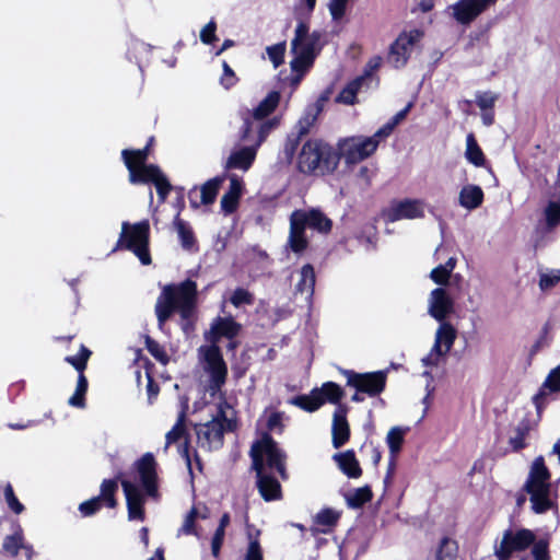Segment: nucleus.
Instances as JSON below:
<instances>
[{
	"instance_id": "f257e3e1",
	"label": "nucleus",
	"mask_w": 560,
	"mask_h": 560,
	"mask_svg": "<svg viewBox=\"0 0 560 560\" xmlns=\"http://www.w3.org/2000/svg\"><path fill=\"white\" fill-rule=\"evenodd\" d=\"M197 303V284L186 280L178 284H167L162 289L155 304V313L160 325H163L174 312L180 315L183 330L188 334L192 328Z\"/></svg>"
},
{
	"instance_id": "f03ea898",
	"label": "nucleus",
	"mask_w": 560,
	"mask_h": 560,
	"mask_svg": "<svg viewBox=\"0 0 560 560\" xmlns=\"http://www.w3.org/2000/svg\"><path fill=\"white\" fill-rule=\"evenodd\" d=\"M149 144L142 150H124L121 152L124 162L129 171V180L131 184H154L159 198L163 202L170 190L171 185L160 168L153 164H145L148 159Z\"/></svg>"
},
{
	"instance_id": "7ed1b4c3",
	"label": "nucleus",
	"mask_w": 560,
	"mask_h": 560,
	"mask_svg": "<svg viewBox=\"0 0 560 560\" xmlns=\"http://www.w3.org/2000/svg\"><path fill=\"white\" fill-rule=\"evenodd\" d=\"M320 35L317 32H310L308 26L300 22L296 25L294 37L291 42L293 59L290 67L294 75L291 79L292 85L296 86L302 77L310 70L320 49Z\"/></svg>"
},
{
	"instance_id": "20e7f679",
	"label": "nucleus",
	"mask_w": 560,
	"mask_h": 560,
	"mask_svg": "<svg viewBox=\"0 0 560 560\" xmlns=\"http://www.w3.org/2000/svg\"><path fill=\"white\" fill-rule=\"evenodd\" d=\"M215 407L212 420L196 425L198 446L208 452L220 448L224 432L235 425V412L228 402H215Z\"/></svg>"
},
{
	"instance_id": "39448f33",
	"label": "nucleus",
	"mask_w": 560,
	"mask_h": 560,
	"mask_svg": "<svg viewBox=\"0 0 560 560\" xmlns=\"http://www.w3.org/2000/svg\"><path fill=\"white\" fill-rule=\"evenodd\" d=\"M524 488L529 494L532 509L535 513H545L553 508L556 497L551 489L550 474L541 456L533 462Z\"/></svg>"
},
{
	"instance_id": "423d86ee",
	"label": "nucleus",
	"mask_w": 560,
	"mask_h": 560,
	"mask_svg": "<svg viewBox=\"0 0 560 560\" xmlns=\"http://www.w3.org/2000/svg\"><path fill=\"white\" fill-rule=\"evenodd\" d=\"M199 383L215 402H226L221 387L225 383L228 366L220 352H201Z\"/></svg>"
},
{
	"instance_id": "0eeeda50",
	"label": "nucleus",
	"mask_w": 560,
	"mask_h": 560,
	"mask_svg": "<svg viewBox=\"0 0 560 560\" xmlns=\"http://www.w3.org/2000/svg\"><path fill=\"white\" fill-rule=\"evenodd\" d=\"M149 240L150 223L148 220L136 223L122 222L116 248L130 250L142 265H150Z\"/></svg>"
},
{
	"instance_id": "6e6552de",
	"label": "nucleus",
	"mask_w": 560,
	"mask_h": 560,
	"mask_svg": "<svg viewBox=\"0 0 560 560\" xmlns=\"http://www.w3.org/2000/svg\"><path fill=\"white\" fill-rule=\"evenodd\" d=\"M250 455L255 471L261 466L266 472L277 471L281 478H287L285 455L269 435L265 434L252 446Z\"/></svg>"
},
{
	"instance_id": "1a4fd4ad",
	"label": "nucleus",
	"mask_w": 560,
	"mask_h": 560,
	"mask_svg": "<svg viewBox=\"0 0 560 560\" xmlns=\"http://www.w3.org/2000/svg\"><path fill=\"white\" fill-rule=\"evenodd\" d=\"M342 396L343 392L338 384L326 382L319 388H314L308 395L294 397L291 404L305 411L313 412L319 409L325 402H339Z\"/></svg>"
},
{
	"instance_id": "9d476101",
	"label": "nucleus",
	"mask_w": 560,
	"mask_h": 560,
	"mask_svg": "<svg viewBox=\"0 0 560 560\" xmlns=\"http://www.w3.org/2000/svg\"><path fill=\"white\" fill-rule=\"evenodd\" d=\"M336 164L332 149L327 143L319 140H310L302 147L299 155V167L303 173L315 171L322 163Z\"/></svg>"
},
{
	"instance_id": "9b49d317",
	"label": "nucleus",
	"mask_w": 560,
	"mask_h": 560,
	"mask_svg": "<svg viewBox=\"0 0 560 560\" xmlns=\"http://www.w3.org/2000/svg\"><path fill=\"white\" fill-rule=\"evenodd\" d=\"M376 149L375 140L363 136L349 137L338 143L339 158L347 164H357L368 159Z\"/></svg>"
},
{
	"instance_id": "f8f14e48",
	"label": "nucleus",
	"mask_w": 560,
	"mask_h": 560,
	"mask_svg": "<svg viewBox=\"0 0 560 560\" xmlns=\"http://www.w3.org/2000/svg\"><path fill=\"white\" fill-rule=\"evenodd\" d=\"M536 539L535 534L527 528L508 529L503 533L500 544L494 549L498 560H509L513 552L524 551Z\"/></svg>"
},
{
	"instance_id": "ddd939ff",
	"label": "nucleus",
	"mask_w": 560,
	"mask_h": 560,
	"mask_svg": "<svg viewBox=\"0 0 560 560\" xmlns=\"http://www.w3.org/2000/svg\"><path fill=\"white\" fill-rule=\"evenodd\" d=\"M427 208L428 205L423 199L406 198L393 201L383 210L382 215L386 222L422 219Z\"/></svg>"
},
{
	"instance_id": "4468645a",
	"label": "nucleus",
	"mask_w": 560,
	"mask_h": 560,
	"mask_svg": "<svg viewBox=\"0 0 560 560\" xmlns=\"http://www.w3.org/2000/svg\"><path fill=\"white\" fill-rule=\"evenodd\" d=\"M347 383L349 386L355 388L360 393L368 394L369 396H376L381 394L386 384V373L383 371L371 373H355L347 371Z\"/></svg>"
},
{
	"instance_id": "2eb2a0df",
	"label": "nucleus",
	"mask_w": 560,
	"mask_h": 560,
	"mask_svg": "<svg viewBox=\"0 0 560 560\" xmlns=\"http://www.w3.org/2000/svg\"><path fill=\"white\" fill-rule=\"evenodd\" d=\"M422 35V32L419 30L401 33L390 46L388 62L397 69L405 67L413 46L421 39Z\"/></svg>"
},
{
	"instance_id": "dca6fc26",
	"label": "nucleus",
	"mask_w": 560,
	"mask_h": 560,
	"mask_svg": "<svg viewBox=\"0 0 560 560\" xmlns=\"http://www.w3.org/2000/svg\"><path fill=\"white\" fill-rule=\"evenodd\" d=\"M241 325L237 324L232 317H218L215 318L209 331L206 334L207 340L213 343L210 350H219L217 343L225 338L230 341V347H237L236 342L232 341L240 332Z\"/></svg>"
},
{
	"instance_id": "f3484780",
	"label": "nucleus",
	"mask_w": 560,
	"mask_h": 560,
	"mask_svg": "<svg viewBox=\"0 0 560 560\" xmlns=\"http://www.w3.org/2000/svg\"><path fill=\"white\" fill-rule=\"evenodd\" d=\"M137 480L149 497L158 495L156 462L151 453H145L136 463Z\"/></svg>"
},
{
	"instance_id": "a211bd4d",
	"label": "nucleus",
	"mask_w": 560,
	"mask_h": 560,
	"mask_svg": "<svg viewBox=\"0 0 560 560\" xmlns=\"http://www.w3.org/2000/svg\"><path fill=\"white\" fill-rule=\"evenodd\" d=\"M498 0H458L451 7L454 19L460 24H469Z\"/></svg>"
},
{
	"instance_id": "6ab92c4d",
	"label": "nucleus",
	"mask_w": 560,
	"mask_h": 560,
	"mask_svg": "<svg viewBox=\"0 0 560 560\" xmlns=\"http://www.w3.org/2000/svg\"><path fill=\"white\" fill-rule=\"evenodd\" d=\"M118 486L115 480H104L101 486V494L80 504L79 510L82 515L90 516L94 514L103 504H106L108 508H115L116 500L114 494Z\"/></svg>"
},
{
	"instance_id": "aec40b11",
	"label": "nucleus",
	"mask_w": 560,
	"mask_h": 560,
	"mask_svg": "<svg viewBox=\"0 0 560 560\" xmlns=\"http://www.w3.org/2000/svg\"><path fill=\"white\" fill-rule=\"evenodd\" d=\"M454 311V302L444 288H435L428 299V313L434 319L443 322Z\"/></svg>"
},
{
	"instance_id": "412c9836",
	"label": "nucleus",
	"mask_w": 560,
	"mask_h": 560,
	"mask_svg": "<svg viewBox=\"0 0 560 560\" xmlns=\"http://www.w3.org/2000/svg\"><path fill=\"white\" fill-rule=\"evenodd\" d=\"M121 486L127 501L128 518L130 521H142L144 517V498L139 490V485L129 479H124Z\"/></svg>"
},
{
	"instance_id": "4be33fe9",
	"label": "nucleus",
	"mask_w": 560,
	"mask_h": 560,
	"mask_svg": "<svg viewBox=\"0 0 560 560\" xmlns=\"http://www.w3.org/2000/svg\"><path fill=\"white\" fill-rule=\"evenodd\" d=\"M280 101V94L276 91L268 93V95L253 109L252 113L245 117V127L243 131V137L248 138L250 128L256 124L257 120H261L270 115L276 107L278 106Z\"/></svg>"
},
{
	"instance_id": "5701e85b",
	"label": "nucleus",
	"mask_w": 560,
	"mask_h": 560,
	"mask_svg": "<svg viewBox=\"0 0 560 560\" xmlns=\"http://www.w3.org/2000/svg\"><path fill=\"white\" fill-rule=\"evenodd\" d=\"M553 393H560V364L548 373L538 393L533 397L538 417L547 404V396Z\"/></svg>"
},
{
	"instance_id": "b1692460",
	"label": "nucleus",
	"mask_w": 560,
	"mask_h": 560,
	"mask_svg": "<svg viewBox=\"0 0 560 560\" xmlns=\"http://www.w3.org/2000/svg\"><path fill=\"white\" fill-rule=\"evenodd\" d=\"M291 214H299L300 221L305 229L311 228L319 233H328L331 230L332 222L320 210H295Z\"/></svg>"
},
{
	"instance_id": "393cba45",
	"label": "nucleus",
	"mask_w": 560,
	"mask_h": 560,
	"mask_svg": "<svg viewBox=\"0 0 560 560\" xmlns=\"http://www.w3.org/2000/svg\"><path fill=\"white\" fill-rule=\"evenodd\" d=\"M331 438L335 448L341 447L350 438V428L347 420V409L342 406L337 407L334 412Z\"/></svg>"
},
{
	"instance_id": "a878e982",
	"label": "nucleus",
	"mask_w": 560,
	"mask_h": 560,
	"mask_svg": "<svg viewBox=\"0 0 560 560\" xmlns=\"http://www.w3.org/2000/svg\"><path fill=\"white\" fill-rule=\"evenodd\" d=\"M444 352H428L423 358H421V362L424 368L423 375L430 377L425 385L427 394L423 398L425 410L430 406L431 395L434 390L431 386V380L433 378L434 372L444 364Z\"/></svg>"
},
{
	"instance_id": "bb28decb",
	"label": "nucleus",
	"mask_w": 560,
	"mask_h": 560,
	"mask_svg": "<svg viewBox=\"0 0 560 560\" xmlns=\"http://www.w3.org/2000/svg\"><path fill=\"white\" fill-rule=\"evenodd\" d=\"M299 214L290 215V232L287 246L295 254L303 253L308 245V240L305 235V228L299 223Z\"/></svg>"
},
{
	"instance_id": "cd10ccee",
	"label": "nucleus",
	"mask_w": 560,
	"mask_h": 560,
	"mask_svg": "<svg viewBox=\"0 0 560 560\" xmlns=\"http://www.w3.org/2000/svg\"><path fill=\"white\" fill-rule=\"evenodd\" d=\"M257 486L261 497L266 501L278 500L281 497V486L279 481L272 477L269 472L261 469L258 466L257 471Z\"/></svg>"
},
{
	"instance_id": "c85d7f7f",
	"label": "nucleus",
	"mask_w": 560,
	"mask_h": 560,
	"mask_svg": "<svg viewBox=\"0 0 560 560\" xmlns=\"http://www.w3.org/2000/svg\"><path fill=\"white\" fill-rule=\"evenodd\" d=\"M230 186L228 191L222 196L220 206L225 214L234 212L243 194V182L236 175H230Z\"/></svg>"
},
{
	"instance_id": "c756f323",
	"label": "nucleus",
	"mask_w": 560,
	"mask_h": 560,
	"mask_svg": "<svg viewBox=\"0 0 560 560\" xmlns=\"http://www.w3.org/2000/svg\"><path fill=\"white\" fill-rule=\"evenodd\" d=\"M136 365V375L138 382H141V369L144 370V375L148 381L147 388L149 393V397H155L158 395V389L153 385V377L159 374V371L155 368V363L151 361L148 355H143L141 352H137V357L135 359Z\"/></svg>"
},
{
	"instance_id": "7c9ffc66",
	"label": "nucleus",
	"mask_w": 560,
	"mask_h": 560,
	"mask_svg": "<svg viewBox=\"0 0 560 560\" xmlns=\"http://www.w3.org/2000/svg\"><path fill=\"white\" fill-rule=\"evenodd\" d=\"M483 197L485 195L480 186L467 184L459 190L458 203L462 208L471 211L482 205Z\"/></svg>"
},
{
	"instance_id": "2f4dec72",
	"label": "nucleus",
	"mask_w": 560,
	"mask_h": 560,
	"mask_svg": "<svg viewBox=\"0 0 560 560\" xmlns=\"http://www.w3.org/2000/svg\"><path fill=\"white\" fill-rule=\"evenodd\" d=\"M257 153V147H244L237 150H234L228 161H226V168H237L242 171H247Z\"/></svg>"
},
{
	"instance_id": "473e14b6",
	"label": "nucleus",
	"mask_w": 560,
	"mask_h": 560,
	"mask_svg": "<svg viewBox=\"0 0 560 560\" xmlns=\"http://www.w3.org/2000/svg\"><path fill=\"white\" fill-rule=\"evenodd\" d=\"M334 459L340 470L349 478H359L361 476L362 469L352 451L335 454Z\"/></svg>"
},
{
	"instance_id": "72a5a7b5",
	"label": "nucleus",
	"mask_w": 560,
	"mask_h": 560,
	"mask_svg": "<svg viewBox=\"0 0 560 560\" xmlns=\"http://www.w3.org/2000/svg\"><path fill=\"white\" fill-rule=\"evenodd\" d=\"M315 271L312 265H304L299 272V280L295 284V291L305 294L306 300L311 301L315 288Z\"/></svg>"
},
{
	"instance_id": "f704fd0d",
	"label": "nucleus",
	"mask_w": 560,
	"mask_h": 560,
	"mask_svg": "<svg viewBox=\"0 0 560 560\" xmlns=\"http://www.w3.org/2000/svg\"><path fill=\"white\" fill-rule=\"evenodd\" d=\"M455 338V328L448 323H442L436 330L435 341L432 350H441L442 348L450 350L454 343Z\"/></svg>"
},
{
	"instance_id": "c9c22d12",
	"label": "nucleus",
	"mask_w": 560,
	"mask_h": 560,
	"mask_svg": "<svg viewBox=\"0 0 560 560\" xmlns=\"http://www.w3.org/2000/svg\"><path fill=\"white\" fill-rule=\"evenodd\" d=\"M456 262L457 260L455 257H450L445 264L433 268L430 272V278L432 281L440 285H446L450 281L453 270L456 267Z\"/></svg>"
},
{
	"instance_id": "e433bc0d",
	"label": "nucleus",
	"mask_w": 560,
	"mask_h": 560,
	"mask_svg": "<svg viewBox=\"0 0 560 560\" xmlns=\"http://www.w3.org/2000/svg\"><path fill=\"white\" fill-rule=\"evenodd\" d=\"M465 158L469 163L472 165L480 167L485 164L486 159L483 155L482 150L478 145L475 137L472 133H469L466 137V151H465Z\"/></svg>"
},
{
	"instance_id": "4c0bfd02",
	"label": "nucleus",
	"mask_w": 560,
	"mask_h": 560,
	"mask_svg": "<svg viewBox=\"0 0 560 560\" xmlns=\"http://www.w3.org/2000/svg\"><path fill=\"white\" fill-rule=\"evenodd\" d=\"M407 430L408 429L401 427H393L387 432L386 443L389 448L390 457H396L400 452Z\"/></svg>"
},
{
	"instance_id": "58836bf2",
	"label": "nucleus",
	"mask_w": 560,
	"mask_h": 560,
	"mask_svg": "<svg viewBox=\"0 0 560 560\" xmlns=\"http://www.w3.org/2000/svg\"><path fill=\"white\" fill-rule=\"evenodd\" d=\"M223 182L224 177L218 176L209 179L201 186L200 194L201 202L203 205H210L215 200L219 189Z\"/></svg>"
},
{
	"instance_id": "ea45409f",
	"label": "nucleus",
	"mask_w": 560,
	"mask_h": 560,
	"mask_svg": "<svg viewBox=\"0 0 560 560\" xmlns=\"http://www.w3.org/2000/svg\"><path fill=\"white\" fill-rule=\"evenodd\" d=\"M277 119H261L257 120L255 125L252 126L249 137L247 139H252L254 133H257L256 147L258 148L261 142L265 140L267 135L277 126Z\"/></svg>"
},
{
	"instance_id": "a19ab883",
	"label": "nucleus",
	"mask_w": 560,
	"mask_h": 560,
	"mask_svg": "<svg viewBox=\"0 0 560 560\" xmlns=\"http://www.w3.org/2000/svg\"><path fill=\"white\" fill-rule=\"evenodd\" d=\"M371 499H372V491H371L370 487H368V486L357 488L346 495L348 505L353 509H358V508L362 506L364 503L369 502Z\"/></svg>"
},
{
	"instance_id": "79ce46f5",
	"label": "nucleus",
	"mask_w": 560,
	"mask_h": 560,
	"mask_svg": "<svg viewBox=\"0 0 560 560\" xmlns=\"http://www.w3.org/2000/svg\"><path fill=\"white\" fill-rule=\"evenodd\" d=\"M365 81L364 77H360L350 82L338 95L337 101L347 105L355 103L358 91Z\"/></svg>"
},
{
	"instance_id": "37998d69",
	"label": "nucleus",
	"mask_w": 560,
	"mask_h": 560,
	"mask_svg": "<svg viewBox=\"0 0 560 560\" xmlns=\"http://www.w3.org/2000/svg\"><path fill=\"white\" fill-rule=\"evenodd\" d=\"M88 390V380L84 374L79 375L75 390L69 398L68 404L72 407L83 408L85 406V394Z\"/></svg>"
},
{
	"instance_id": "c03bdc74",
	"label": "nucleus",
	"mask_w": 560,
	"mask_h": 560,
	"mask_svg": "<svg viewBox=\"0 0 560 560\" xmlns=\"http://www.w3.org/2000/svg\"><path fill=\"white\" fill-rule=\"evenodd\" d=\"M530 429L532 428L527 422H521L515 428L513 434L509 439V444L514 451L525 447V440Z\"/></svg>"
},
{
	"instance_id": "a18cd8bd",
	"label": "nucleus",
	"mask_w": 560,
	"mask_h": 560,
	"mask_svg": "<svg viewBox=\"0 0 560 560\" xmlns=\"http://www.w3.org/2000/svg\"><path fill=\"white\" fill-rule=\"evenodd\" d=\"M339 518V513L331 509H325L316 514L315 523L319 526H323L319 530L322 533H327L330 527H332Z\"/></svg>"
},
{
	"instance_id": "49530a36",
	"label": "nucleus",
	"mask_w": 560,
	"mask_h": 560,
	"mask_svg": "<svg viewBox=\"0 0 560 560\" xmlns=\"http://www.w3.org/2000/svg\"><path fill=\"white\" fill-rule=\"evenodd\" d=\"M174 225L180 240L182 246L185 249H190L194 245V234L186 222L178 218L175 220Z\"/></svg>"
},
{
	"instance_id": "de8ad7c7",
	"label": "nucleus",
	"mask_w": 560,
	"mask_h": 560,
	"mask_svg": "<svg viewBox=\"0 0 560 560\" xmlns=\"http://www.w3.org/2000/svg\"><path fill=\"white\" fill-rule=\"evenodd\" d=\"M499 94L491 91L476 93V104L480 110L493 109Z\"/></svg>"
},
{
	"instance_id": "09e8293b",
	"label": "nucleus",
	"mask_w": 560,
	"mask_h": 560,
	"mask_svg": "<svg viewBox=\"0 0 560 560\" xmlns=\"http://www.w3.org/2000/svg\"><path fill=\"white\" fill-rule=\"evenodd\" d=\"M545 219L549 229L560 224V202L550 201L545 209Z\"/></svg>"
},
{
	"instance_id": "8fccbe9b",
	"label": "nucleus",
	"mask_w": 560,
	"mask_h": 560,
	"mask_svg": "<svg viewBox=\"0 0 560 560\" xmlns=\"http://www.w3.org/2000/svg\"><path fill=\"white\" fill-rule=\"evenodd\" d=\"M285 43H278L266 48L269 60L275 68H278L284 60Z\"/></svg>"
},
{
	"instance_id": "3c124183",
	"label": "nucleus",
	"mask_w": 560,
	"mask_h": 560,
	"mask_svg": "<svg viewBox=\"0 0 560 560\" xmlns=\"http://www.w3.org/2000/svg\"><path fill=\"white\" fill-rule=\"evenodd\" d=\"M185 433V425H184V415L182 413L175 423V425L172 428L171 431L166 433V445L165 448H167L171 444L176 443L179 441Z\"/></svg>"
},
{
	"instance_id": "603ef678",
	"label": "nucleus",
	"mask_w": 560,
	"mask_h": 560,
	"mask_svg": "<svg viewBox=\"0 0 560 560\" xmlns=\"http://www.w3.org/2000/svg\"><path fill=\"white\" fill-rule=\"evenodd\" d=\"M91 352H77L73 355L66 357V362L71 364L78 372L79 375L83 374V371L86 368V363L90 359Z\"/></svg>"
},
{
	"instance_id": "864d4df0",
	"label": "nucleus",
	"mask_w": 560,
	"mask_h": 560,
	"mask_svg": "<svg viewBox=\"0 0 560 560\" xmlns=\"http://www.w3.org/2000/svg\"><path fill=\"white\" fill-rule=\"evenodd\" d=\"M196 511H189L183 522V525L178 529V536L180 535H195L199 537V533L196 529L195 523H196Z\"/></svg>"
},
{
	"instance_id": "5fc2aeb1",
	"label": "nucleus",
	"mask_w": 560,
	"mask_h": 560,
	"mask_svg": "<svg viewBox=\"0 0 560 560\" xmlns=\"http://www.w3.org/2000/svg\"><path fill=\"white\" fill-rule=\"evenodd\" d=\"M3 493H4V499H5L8 506L15 514H20L24 511V505L15 497L13 487L10 483L5 485Z\"/></svg>"
},
{
	"instance_id": "6e6d98bb",
	"label": "nucleus",
	"mask_w": 560,
	"mask_h": 560,
	"mask_svg": "<svg viewBox=\"0 0 560 560\" xmlns=\"http://www.w3.org/2000/svg\"><path fill=\"white\" fill-rule=\"evenodd\" d=\"M560 281V270H550L540 275L539 288L542 291L553 288Z\"/></svg>"
},
{
	"instance_id": "4d7b16f0",
	"label": "nucleus",
	"mask_w": 560,
	"mask_h": 560,
	"mask_svg": "<svg viewBox=\"0 0 560 560\" xmlns=\"http://www.w3.org/2000/svg\"><path fill=\"white\" fill-rule=\"evenodd\" d=\"M230 301L235 307L250 305L253 303V295L247 290L238 288L233 292Z\"/></svg>"
},
{
	"instance_id": "13d9d810",
	"label": "nucleus",
	"mask_w": 560,
	"mask_h": 560,
	"mask_svg": "<svg viewBox=\"0 0 560 560\" xmlns=\"http://www.w3.org/2000/svg\"><path fill=\"white\" fill-rule=\"evenodd\" d=\"M548 545L549 544L546 539H535L534 544H532V555L535 560H550Z\"/></svg>"
},
{
	"instance_id": "bf43d9fd",
	"label": "nucleus",
	"mask_w": 560,
	"mask_h": 560,
	"mask_svg": "<svg viewBox=\"0 0 560 560\" xmlns=\"http://www.w3.org/2000/svg\"><path fill=\"white\" fill-rule=\"evenodd\" d=\"M23 537L21 533H15L12 536H9L4 539L3 548L7 552L11 555H16L19 549L22 546Z\"/></svg>"
},
{
	"instance_id": "052dcab7",
	"label": "nucleus",
	"mask_w": 560,
	"mask_h": 560,
	"mask_svg": "<svg viewBox=\"0 0 560 560\" xmlns=\"http://www.w3.org/2000/svg\"><path fill=\"white\" fill-rule=\"evenodd\" d=\"M349 0H329L328 9L332 20H340L346 12L347 3Z\"/></svg>"
},
{
	"instance_id": "680f3d73",
	"label": "nucleus",
	"mask_w": 560,
	"mask_h": 560,
	"mask_svg": "<svg viewBox=\"0 0 560 560\" xmlns=\"http://www.w3.org/2000/svg\"><path fill=\"white\" fill-rule=\"evenodd\" d=\"M217 24L213 21H210L208 24L203 26L200 31V39L203 44H211L217 39L215 37Z\"/></svg>"
},
{
	"instance_id": "e2e57ef3",
	"label": "nucleus",
	"mask_w": 560,
	"mask_h": 560,
	"mask_svg": "<svg viewBox=\"0 0 560 560\" xmlns=\"http://www.w3.org/2000/svg\"><path fill=\"white\" fill-rule=\"evenodd\" d=\"M224 536H225V529L218 527L215 529V533H214V535L212 537V541H211V551L214 557H218L220 553V549L223 545Z\"/></svg>"
},
{
	"instance_id": "0e129e2a",
	"label": "nucleus",
	"mask_w": 560,
	"mask_h": 560,
	"mask_svg": "<svg viewBox=\"0 0 560 560\" xmlns=\"http://www.w3.org/2000/svg\"><path fill=\"white\" fill-rule=\"evenodd\" d=\"M395 127L396 126L392 121H388L383 127H381L373 136H371L369 138L375 140L376 148H377L382 140L389 137V135L393 132Z\"/></svg>"
},
{
	"instance_id": "69168bd1",
	"label": "nucleus",
	"mask_w": 560,
	"mask_h": 560,
	"mask_svg": "<svg viewBox=\"0 0 560 560\" xmlns=\"http://www.w3.org/2000/svg\"><path fill=\"white\" fill-rule=\"evenodd\" d=\"M245 560H262V552L257 540H252L248 545Z\"/></svg>"
},
{
	"instance_id": "338daca9",
	"label": "nucleus",
	"mask_w": 560,
	"mask_h": 560,
	"mask_svg": "<svg viewBox=\"0 0 560 560\" xmlns=\"http://www.w3.org/2000/svg\"><path fill=\"white\" fill-rule=\"evenodd\" d=\"M236 82L235 74L233 70L230 68V66L226 62H223V75L221 78V83L225 88H230L234 85Z\"/></svg>"
},
{
	"instance_id": "774afa93",
	"label": "nucleus",
	"mask_w": 560,
	"mask_h": 560,
	"mask_svg": "<svg viewBox=\"0 0 560 560\" xmlns=\"http://www.w3.org/2000/svg\"><path fill=\"white\" fill-rule=\"evenodd\" d=\"M436 560H455L452 544L450 541H443L441 549L438 552Z\"/></svg>"
}]
</instances>
